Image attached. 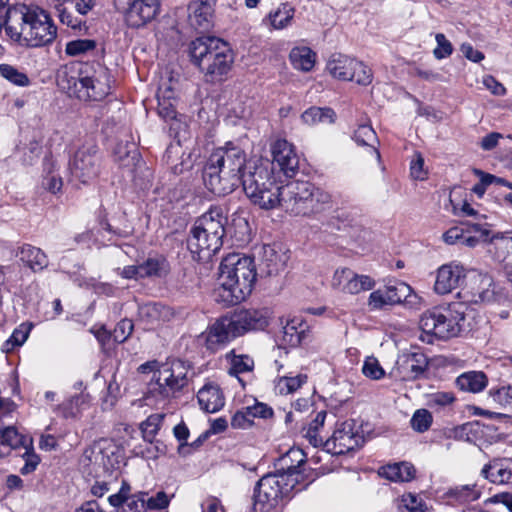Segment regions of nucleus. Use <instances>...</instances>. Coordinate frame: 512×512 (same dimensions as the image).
<instances>
[{"mask_svg": "<svg viewBox=\"0 0 512 512\" xmlns=\"http://www.w3.org/2000/svg\"><path fill=\"white\" fill-rule=\"evenodd\" d=\"M246 153L236 142L228 141L208 157L202 171L205 187L217 196L232 193L239 185Z\"/></svg>", "mask_w": 512, "mask_h": 512, "instance_id": "f257e3e1", "label": "nucleus"}, {"mask_svg": "<svg viewBox=\"0 0 512 512\" xmlns=\"http://www.w3.org/2000/svg\"><path fill=\"white\" fill-rule=\"evenodd\" d=\"M257 279L254 258L241 253H230L219 266L218 301L227 306L244 301L253 291Z\"/></svg>", "mask_w": 512, "mask_h": 512, "instance_id": "f03ea898", "label": "nucleus"}, {"mask_svg": "<svg viewBox=\"0 0 512 512\" xmlns=\"http://www.w3.org/2000/svg\"><path fill=\"white\" fill-rule=\"evenodd\" d=\"M240 184L249 200L264 210L278 207V188L272 164L268 159L252 157L241 172Z\"/></svg>", "mask_w": 512, "mask_h": 512, "instance_id": "7ed1b4c3", "label": "nucleus"}, {"mask_svg": "<svg viewBox=\"0 0 512 512\" xmlns=\"http://www.w3.org/2000/svg\"><path fill=\"white\" fill-rule=\"evenodd\" d=\"M226 217L221 208L213 207L198 217L190 229L187 246L199 260H210L218 252L225 234Z\"/></svg>", "mask_w": 512, "mask_h": 512, "instance_id": "20e7f679", "label": "nucleus"}, {"mask_svg": "<svg viewBox=\"0 0 512 512\" xmlns=\"http://www.w3.org/2000/svg\"><path fill=\"white\" fill-rule=\"evenodd\" d=\"M192 62L211 81L227 74L234 61L232 51L225 41L217 37L204 36L189 45Z\"/></svg>", "mask_w": 512, "mask_h": 512, "instance_id": "39448f33", "label": "nucleus"}, {"mask_svg": "<svg viewBox=\"0 0 512 512\" xmlns=\"http://www.w3.org/2000/svg\"><path fill=\"white\" fill-rule=\"evenodd\" d=\"M68 88L80 100L101 101L111 91L109 72L99 64L83 65L76 77H70Z\"/></svg>", "mask_w": 512, "mask_h": 512, "instance_id": "423d86ee", "label": "nucleus"}, {"mask_svg": "<svg viewBox=\"0 0 512 512\" xmlns=\"http://www.w3.org/2000/svg\"><path fill=\"white\" fill-rule=\"evenodd\" d=\"M464 319L463 313L454 312L450 307L438 306L424 312L419 325L423 335L421 339L432 343V336L446 340L459 334V322Z\"/></svg>", "mask_w": 512, "mask_h": 512, "instance_id": "0eeeda50", "label": "nucleus"}, {"mask_svg": "<svg viewBox=\"0 0 512 512\" xmlns=\"http://www.w3.org/2000/svg\"><path fill=\"white\" fill-rule=\"evenodd\" d=\"M294 489L299 490L295 487L293 479H289L287 482L281 474L268 473L264 475L254 487V512H271Z\"/></svg>", "mask_w": 512, "mask_h": 512, "instance_id": "6e6552de", "label": "nucleus"}, {"mask_svg": "<svg viewBox=\"0 0 512 512\" xmlns=\"http://www.w3.org/2000/svg\"><path fill=\"white\" fill-rule=\"evenodd\" d=\"M102 157L94 140L86 141L70 156L68 168L73 179L89 184L100 174Z\"/></svg>", "mask_w": 512, "mask_h": 512, "instance_id": "1a4fd4ad", "label": "nucleus"}, {"mask_svg": "<svg viewBox=\"0 0 512 512\" xmlns=\"http://www.w3.org/2000/svg\"><path fill=\"white\" fill-rule=\"evenodd\" d=\"M151 392L158 393L162 398H169L187 384V376L181 362L171 366L161 365L152 378Z\"/></svg>", "mask_w": 512, "mask_h": 512, "instance_id": "9d476101", "label": "nucleus"}, {"mask_svg": "<svg viewBox=\"0 0 512 512\" xmlns=\"http://www.w3.org/2000/svg\"><path fill=\"white\" fill-rule=\"evenodd\" d=\"M95 4L96 0H63L56 5L58 19L73 31L86 33L88 26L85 17Z\"/></svg>", "mask_w": 512, "mask_h": 512, "instance_id": "9b49d317", "label": "nucleus"}, {"mask_svg": "<svg viewBox=\"0 0 512 512\" xmlns=\"http://www.w3.org/2000/svg\"><path fill=\"white\" fill-rule=\"evenodd\" d=\"M271 312L267 307L237 309L229 317L237 337L249 332L263 331L269 325Z\"/></svg>", "mask_w": 512, "mask_h": 512, "instance_id": "f8f14e48", "label": "nucleus"}, {"mask_svg": "<svg viewBox=\"0 0 512 512\" xmlns=\"http://www.w3.org/2000/svg\"><path fill=\"white\" fill-rule=\"evenodd\" d=\"M313 184L307 181H291L278 188L279 204L286 212L299 216L300 212H305L307 207L305 203L311 195Z\"/></svg>", "mask_w": 512, "mask_h": 512, "instance_id": "ddd939ff", "label": "nucleus"}, {"mask_svg": "<svg viewBox=\"0 0 512 512\" xmlns=\"http://www.w3.org/2000/svg\"><path fill=\"white\" fill-rule=\"evenodd\" d=\"M363 437L355 429L353 420L337 423L332 436L324 443L326 450L334 455L346 454L359 447Z\"/></svg>", "mask_w": 512, "mask_h": 512, "instance_id": "4468645a", "label": "nucleus"}, {"mask_svg": "<svg viewBox=\"0 0 512 512\" xmlns=\"http://www.w3.org/2000/svg\"><path fill=\"white\" fill-rule=\"evenodd\" d=\"M237 338L229 317L224 316L210 324L198 336V343L210 353L223 349L231 340Z\"/></svg>", "mask_w": 512, "mask_h": 512, "instance_id": "2eb2a0df", "label": "nucleus"}, {"mask_svg": "<svg viewBox=\"0 0 512 512\" xmlns=\"http://www.w3.org/2000/svg\"><path fill=\"white\" fill-rule=\"evenodd\" d=\"M428 367V359L421 351L403 352L398 355L390 376L402 381L420 378Z\"/></svg>", "mask_w": 512, "mask_h": 512, "instance_id": "dca6fc26", "label": "nucleus"}, {"mask_svg": "<svg viewBox=\"0 0 512 512\" xmlns=\"http://www.w3.org/2000/svg\"><path fill=\"white\" fill-rule=\"evenodd\" d=\"M376 282L369 275L357 274L350 268L337 269L332 277L331 285L340 292L355 295L374 288Z\"/></svg>", "mask_w": 512, "mask_h": 512, "instance_id": "f3484780", "label": "nucleus"}, {"mask_svg": "<svg viewBox=\"0 0 512 512\" xmlns=\"http://www.w3.org/2000/svg\"><path fill=\"white\" fill-rule=\"evenodd\" d=\"M409 293V285L398 281L374 290L368 297L367 305L371 311L382 310L386 306L401 304L402 297Z\"/></svg>", "mask_w": 512, "mask_h": 512, "instance_id": "a211bd4d", "label": "nucleus"}, {"mask_svg": "<svg viewBox=\"0 0 512 512\" xmlns=\"http://www.w3.org/2000/svg\"><path fill=\"white\" fill-rule=\"evenodd\" d=\"M160 11V0H129L125 21L129 27L140 28L151 22Z\"/></svg>", "mask_w": 512, "mask_h": 512, "instance_id": "6ab92c4d", "label": "nucleus"}, {"mask_svg": "<svg viewBox=\"0 0 512 512\" xmlns=\"http://www.w3.org/2000/svg\"><path fill=\"white\" fill-rule=\"evenodd\" d=\"M466 277V269L456 261L443 264L437 269L434 291L446 295L459 287Z\"/></svg>", "mask_w": 512, "mask_h": 512, "instance_id": "aec40b11", "label": "nucleus"}, {"mask_svg": "<svg viewBox=\"0 0 512 512\" xmlns=\"http://www.w3.org/2000/svg\"><path fill=\"white\" fill-rule=\"evenodd\" d=\"M272 166L276 164L287 177H293L299 169V157L293 144L286 139H277L271 145Z\"/></svg>", "mask_w": 512, "mask_h": 512, "instance_id": "412c9836", "label": "nucleus"}, {"mask_svg": "<svg viewBox=\"0 0 512 512\" xmlns=\"http://www.w3.org/2000/svg\"><path fill=\"white\" fill-rule=\"evenodd\" d=\"M305 462L306 454L304 451L300 448H291L278 459L274 473L281 474L287 482L289 479L295 480L296 487L303 479Z\"/></svg>", "mask_w": 512, "mask_h": 512, "instance_id": "4be33fe9", "label": "nucleus"}, {"mask_svg": "<svg viewBox=\"0 0 512 512\" xmlns=\"http://www.w3.org/2000/svg\"><path fill=\"white\" fill-rule=\"evenodd\" d=\"M215 7L203 0H189L187 18L189 25L195 30L205 32L213 27Z\"/></svg>", "mask_w": 512, "mask_h": 512, "instance_id": "5701e85b", "label": "nucleus"}, {"mask_svg": "<svg viewBox=\"0 0 512 512\" xmlns=\"http://www.w3.org/2000/svg\"><path fill=\"white\" fill-rule=\"evenodd\" d=\"M481 475L493 484H512V458L493 459L484 465Z\"/></svg>", "mask_w": 512, "mask_h": 512, "instance_id": "b1692460", "label": "nucleus"}, {"mask_svg": "<svg viewBox=\"0 0 512 512\" xmlns=\"http://www.w3.org/2000/svg\"><path fill=\"white\" fill-rule=\"evenodd\" d=\"M200 408L207 413H216L225 404L224 394L218 384L206 383L197 393Z\"/></svg>", "mask_w": 512, "mask_h": 512, "instance_id": "393cba45", "label": "nucleus"}, {"mask_svg": "<svg viewBox=\"0 0 512 512\" xmlns=\"http://www.w3.org/2000/svg\"><path fill=\"white\" fill-rule=\"evenodd\" d=\"M355 65L359 66L360 61L341 53H335L327 61L326 70L333 78L347 81L353 78V74L350 73Z\"/></svg>", "mask_w": 512, "mask_h": 512, "instance_id": "a878e982", "label": "nucleus"}, {"mask_svg": "<svg viewBox=\"0 0 512 512\" xmlns=\"http://www.w3.org/2000/svg\"><path fill=\"white\" fill-rule=\"evenodd\" d=\"M16 255L32 271H42L48 266V257L40 248L31 244H23L18 248Z\"/></svg>", "mask_w": 512, "mask_h": 512, "instance_id": "bb28decb", "label": "nucleus"}, {"mask_svg": "<svg viewBox=\"0 0 512 512\" xmlns=\"http://www.w3.org/2000/svg\"><path fill=\"white\" fill-rule=\"evenodd\" d=\"M309 334V327L306 322L300 318H294L287 322L283 327V341L291 346L297 347L301 345Z\"/></svg>", "mask_w": 512, "mask_h": 512, "instance_id": "cd10ccee", "label": "nucleus"}, {"mask_svg": "<svg viewBox=\"0 0 512 512\" xmlns=\"http://www.w3.org/2000/svg\"><path fill=\"white\" fill-rule=\"evenodd\" d=\"M261 260L267 275H273L285 267L287 256L276 245L267 244L262 247Z\"/></svg>", "mask_w": 512, "mask_h": 512, "instance_id": "c85d7f7f", "label": "nucleus"}, {"mask_svg": "<svg viewBox=\"0 0 512 512\" xmlns=\"http://www.w3.org/2000/svg\"><path fill=\"white\" fill-rule=\"evenodd\" d=\"M456 385L461 391L476 394L487 387L488 378L482 371H468L456 378Z\"/></svg>", "mask_w": 512, "mask_h": 512, "instance_id": "c756f323", "label": "nucleus"}, {"mask_svg": "<svg viewBox=\"0 0 512 512\" xmlns=\"http://www.w3.org/2000/svg\"><path fill=\"white\" fill-rule=\"evenodd\" d=\"M379 475L392 482H408L415 476V468L407 462L388 464L379 469Z\"/></svg>", "mask_w": 512, "mask_h": 512, "instance_id": "7c9ffc66", "label": "nucleus"}, {"mask_svg": "<svg viewBox=\"0 0 512 512\" xmlns=\"http://www.w3.org/2000/svg\"><path fill=\"white\" fill-rule=\"evenodd\" d=\"M352 139L358 146L366 147L368 151L380 159L378 150L379 140L370 124H361L353 132Z\"/></svg>", "mask_w": 512, "mask_h": 512, "instance_id": "2f4dec72", "label": "nucleus"}, {"mask_svg": "<svg viewBox=\"0 0 512 512\" xmlns=\"http://www.w3.org/2000/svg\"><path fill=\"white\" fill-rule=\"evenodd\" d=\"M292 66L300 71L309 72L316 62V53L309 47H294L289 54Z\"/></svg>", "mask_w": 512, "mask_h": 512, "instance_id": "473e14b6", "label": "nucleus"}, {"mask_svg": "<svg viewBox=\"0 0 512 512\" xmlns=\"http://www.w3.org/2000/svg\"><path fill=\"white\" fill-rule=\"evenodd\" d=\"M225 359L229 363L228 374L237 377L240 382H242L239 377L240 374L251 372L254 369V360L249 355H238L234 350H231L226 353Z\"/></svg>", "mask_w": 512, "mask_h": 512, "instance_id": "72a5a7b5", "label": "nucleus"}, {"mask_svg": "<svg viewBox=\"0 0 512 512\" xmlns=\"http://www.w3.org/2000/svg\"><path fill=\"white\" fill-rule=\"evenodd\" d=\"M462 226L465 229V232L476 235L483 242H494L495 240L501 239L506 243L507 238H511L504 233H495L492 234L490 225L488 223H481L479 220L477 222L465 221L462 222Z\"/></svg>", "mask_w": 512, "mask_h": 512, "instance_id": "f704fd0d", "label": "nucleus"}, {"mask_svg": "<svg viewBox=\"0 0 512 512\" xmlns=\"http://www.w3.org/2000/svg\"><path fill=\"white\" fill-rule=\"evenodd\" d=\"M169 263L163 257H149L140 264V277L161 278L168 274Z\"/></svg>", "mask_w": 512, "mask_h": 512, "instance_id": "c9c22d12", "label": "nucleus"}, {"mask_svg": "<svg viewBox=\"0 0 512 512\" xmlns=\"http://www.w3.org/2000/svg\"><path fill=\"white\" fill-rule=\"evenodd\" d=\"M447 496L458 504H467L477 501L481 497V491L476 484L461 485L449 489Z\"/></svg>", "mask_w": 512, "mask_h": 512, "instance_id": "e433bc0d", "label": "nucleus"}, {"mask_svg": "<svg viewBox=\"0 0 512 512\" xmlns=\"http://www.w3.org/2000/svg\"><path fill=\"white\" fill-rule=\"evenodd\" d=\"M304 123L315 125L318 123H334L336 113L329 107H310L302 113L301 116Z\"/></svg>", "mask_w": 512, "mask_h": 512, "instance_id": "4c0bfd02", "label": "nucleus"}, {"mask_svg": "<svg viewBox=\"0 0 512 512\" xmlns=\"http://www.w3.org/2000/svg\"><path fill=\"white\" fill-rule=\"evenodd\" d=\"M326 416V411L318 412L308 426L302 429L303 437L306 438L313 447H318L323 444V438L319 435V430L323 428Z\"/></svg>", "mask_w": 512, "mask_h": 512, "instance_id": "58836bf2", "label": "nucleus"}, {"mask_svg": "<svg viewBox=\"0 0 512 512\" xmlns=\"http://www.w3.org/2000/svg\"><path fill=\"white\" fill-rule=\"evenodd\" d=\"M137 498L142 506L149 510L165 509L168 507L171 500L164 491H158L155 495H149L148 492H139Z\"/></svg>", "mask_w": 512, "mask_h": 512, "instance_id": "ea45409f", "label": "nucleus"}, {"mask_svg": "<svg viewBox=\"0 0 512 512\" xmlns=\"http://www.w3.org/2000/svg\"><path fill=\"white\" fill-rule=\"evenodd\" d=\"M163 420L164 415L157 413L150 415L144 422H142L140 428L145 441L153 444Z\"/></svg>", "mask_w": 512, "mask_h": 512, "instance_id": "a19ab883", "label": "nucleus"}, {"mask_svg": "<svg viewBox=\"0 0 512 512\" xmlns=\"http://www.w3.org/2000/svg\"><path fill=\"white\" fill-rule=\"evenodd\" d=\"M306 380L307 376L302 374L293 377H280L275 384V389L280 394L287 395L299 389L306 382Z\"/></svg>", "mask_w": 512, "mask_h": 512, "instance_id": "79ce46f5", "label": "nucleus"}, {"mask_svg": "<svg viewBox=\"0 0 512 512\" xmlns=\"http://www.w3.org/2000/svg\"><path fill=\"white\" fill-rule=\"evenodd\" d=\"M25 443L26 437L20 434L14 426L0 428V445L16 449L19 446H24Z\"/></svg>", "mask_w": 512, "mask_h": 512, "instance_id": "37998d69", "label": "nucleus"}, {"mask_svg": "<svg viewBox=\"0 0 512 512\" xmlns=\"http://www.w3.org/2000/svg\"><path fill=\"white\" fill-rule=\"evenodd\" d=\"M32 329V324L30 323H22L19 327L14 329L11 336L4 343V349L6 351H10L15 347L22 346L27 340L30 331Z\"/></svg>", "mask_w": 512, "mask_h": 512, "instance_id": "c03bdc74", "label": "nucleus"}, {"mask_svg": "<svg viewBox=\"0 0 512 512\" xmlns=\"http://www.w3.org/2000/svg\"><path fill=\"white\" fill-rule=\"evenodd\" d=\"M96 48V41L92 39H77L69 41L65 53L69 56H80Z\"/></svg>", "mask_w": 512, "mask_h": 512, "instance_id": "a18cd8bd", "label": "nucleus"}, {"mask_svg": "<svg viewBox=\"0 0 512 512\" xmlns=\"http://www.w3.org/2000/svg\"><path fill=\"white\" fill-rule=\"evenodd\" d=\"M489 397L502 407L512 405V385L492 387L488 391Z\"/></svg>", "mask_w": 512, "mask_h": 512, "instance_id": "49530a36", "label": "nucleus"}, {"mask_svg": "<svg viewBox=\"0 0 512 512\" xmlns=\"http://www.w3.org/2000/svg\"><path fill=\"white\" fill-rule=\"evenodd\" d=\"M0 74L15 85L24 87L29 84L28 76L9 64H0Z\"/></svg>", "mask_w": 512, "mask_h": 512, "instance_id": "de8ad7c7", "label": "nucleus"}, {"mask_svg": "<svg viewBox=\"0 0 512 512\" xmlns=\"http://www.w3.org/2000/svg\"><path fill=\"white\" fill-rule=\"evenodd\" d=\"M432 420V415L428 410L418 409L413 414L410 424L415 431L423 433L430 428Z\"/></svg>", "mask_w": 512, "mask_h": 512, "instance_id": "09e8293b", "label": "nucleus"}, {"mask_svg": "<svg viewBox=\"0 0 512 512\" xmlns=\"http://www.w3.org/2000/svg\"><path fill=\"white\" fill-rule=\"evenodd\" d=\"M362 373L369 379L380 380L385 376V370L379 361L371 356L367 357L362 366Z\"/></svg>", "mask_w": 512, "mask_h": 512, "instance_id": "8fccbe9b", "label": "nucleus"}, {"mask_svg": "<svg viewBox=\"0 0 512 512\" xmlns=\"http://www.w3.org/2000/svg\"><path fill=\"white\" fill-rule=\"evenodd\" d=\"M293 17V10L286 5L282 9H277L275 12L269 14L271 25L275 29H282L288 25Z\"/></svg>", "mask_w": 512, "mask_h": 512, "instance_id": "3c124183", "label": "nucleus"}, {"mask_svg": "<svg viewBox=\"0 0 512 512\" xmlns=\"http://www.w3.org/2000/svg\"><path fill=\"white\" fill-rule=\"evenodd\" d=\"M350 74H353L352 79H348L347 81H354L358 85L367 86L372 83L373 80V72L370 67H368L364 62L360 61V65L353 67V70Z\"/></svg>", "mask_w": 512, "mask_h": 512, "instance_id": "603ef678", "label": "nucleus"}, {"mask_svg": "<svg viewBox=\"0 0 512 512\" xmlns=\"http://www.w3.org/2000/svg\"><path fill=\"white\" fill-rule=\"evenodd\" d=\"M437 46L433 50V55L437 60L448 58L453 53V46L443 33L435 35Z\"/></svg>", "mask_w": 512, "mask_h": 512, "instance_id": "864d4df0", "label": "nucleus"}, {"mask_svg": "<svg viewBox=\"0 0 512 512\" xmlns=\"http://www.w3.org/2000/svg\"><path fill=\"white\" fill-rule=\"evenodd\" d=\"M88 395L80 394L71 397L67 402H64L59 406L62 410V414L65 418L74 417L77 413L75 407H79L80 405L85 404L88 401Z\"/></svg>", "mask_w": 512, "mask_h": 512, "instance_id": "5fc2aeb1", "label": "nucleus"}, {"mask_svg": "<svg viewBox=\"0 0 512 512\" xmlns=\"http://www.w3.org/2000/svg\"><path fill=\"white\" fill-rule=\"evenodd\" d=\"M158 115L165 121L176 119L177 112L173 101L170 98L158 96Z\"/></svg>", "mask_w": 512, "mask_h": 512, "instance_id": "6e6d98bb", "label": "nucleus"}, {"mask_svg": "<svg viewBox=\"0 0 512 512\" xmlns=\"http://www.w3.org/2000/svg\"><path fill=\"white\" fill-rule=\"evenodd\" d=\"M401 502L410 512H425L427 507L422 498L413 493L403 494Z\"/></svg>", "mask_w": 512, "mask_h": 512, "instance_id": "4d7b16f0", "label": "nucleus"}, {"mask_svg": "<svg viewBox=\"0 0 512 512\" xmlns=\"http://www.w3.org/2000/svg\"><path fill=\"white\" fill-rule=\"evenodd\" d=\"M133 329L134 324L130 319H122L120 322H118L114 329V340L118 343H123L132 334Z\"/></svg>", "mask_w": 512, "mask_h": 512, "instance_id": "13d9d810", "label": "nucleus"}, {"mask_svg": "<svg viewBox=\"0 0 512 512\" xmlns=\"http://www.w3.org/2000/svg\"><path fill=\"white\" fill-rule=\"evenodd\" d=\"M252 425L253 420L247 407L237 411L231 418V426L235 429H247Z\"/></svg>", "mask_w": 512, "mask_h": 512, "instance_id": "bf43d9fd", "label": "nucleus"}, {"mask_svg": "<svg viewBox=\"0 0 512 512\" xmlns=\"http://www.w3.org/2000/svg\"><path fill=\"white\" fill-rule=\"evenodd\" d=\"M23 458L25 460V464L20 469L22 475L32 473L40 463V457L32 449H26L25 453L23 454Z\"/></svg>", "mask_w": 512, "mask_h": 512, "instance_id": "052dcab7", "label": "nucleus"}, {"mask_svg": "<svg viewBox=\"0 0 512 512\" xmlns=\"http://www.w3.org/2000/svg\"><path fill=\"white\" fill-rule=\"evenodd\" d=\"M410 174L415 180H424L427 172L424 169V158L420 153L415 154V159L410 163Z\"/></svg>", "mask_w": 512, "mask_h": 512, "instance_id": "680f3d73", "label": "nucleus"}, {"mask_svg": "<svg viewBox=\"0 0 512 512\" xmlns=\"http://www.w3.org/2000/svg\"><path fill=\"white\" fill-rule=\"evenodd\" d=\"M450 203L452 205V212L456 216H470L475 217L477 220L485 219V215H480L477 210H475L468 202H463L461 206H458L453 203L450 199Z\"/></svg>", "mask_w": 512, "mask_h": 512, "instance_id": "e2e57ef3", "label": "nucleus"}, {"mask_svg": "<svg viewBox=\"0 0 512 512\" xmlns=\"http://www.w3.org/2000/svg\"><path fill=\"white\" fill-rule=\"evenodd\" d=\"M247 409L251 414V418L253 421L255 418L267 419L273 415L272 408L260 402H256L252 406H247Z\"/></svg>", "mask_w": 512, "mask_h": 512, "instance_id": "0e129e2a", "label": "nucleus"}, {"mask_svg": "<svg viewBox=\"0 0 512 512\" xmlns=\"http://www.w3.org/2000/svg\"><path fill=\"white\" fill-rule=\"evenodd\" d=\"M465 229L463 226L451 227L443 234V240L445 243L449 245H461L462 239L464 237Z\"/></svg>", "mask_w": 512, "mask_h": 512, "instance_id": "69168bd1", "label": "nucleus"}, {"mask_svg": "<svg viewBox=\"0 0 512 512\" xmlns=\"http://www.w3.org/2000/svg\"><path fill=\"white\" fill-rule=\"evenodd\" d=\"M42 186L49 192L56 194L62 189V178L59 175L50 173L43 178Z\"/></svg>", "mask_w": 512, "mask_h": 512, "instance_id": "338daca9", "label": "nucleus"}, {"mask_svg": "<svg viewBox=\"0 0 512 512\" xmlns=\"http://www.w3.org/2000/svg\"><path fill=\"white\" fill-rule=\"evenodd\" d=\"M485 504H503L509 512H512V494L508 492L495 494L486 499Z\"/></svg>", "mask_w": 512, "mask_h": 512, "instance_id": "774afa93", "label": "nucleus"}]
</instances>
